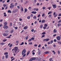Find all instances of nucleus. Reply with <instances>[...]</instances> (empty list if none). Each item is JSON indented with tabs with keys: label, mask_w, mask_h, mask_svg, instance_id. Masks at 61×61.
Masks as SVG:
<instances>
[{
	"label": "nucleus",
	"mask_w": 61,
	"mask_h": 61,
	"mask_svg": "<svg viewBox=\"0 0 61 61\" xmlns=\"http://www.w3.org/2000/svg\"><path fill=\"white\" fill-rule=\"evenodd\" d=\"M12 51L13 52V53H14V55L15 56V55L17 54V53L19 52V50L18 49V47H14V49H12Z\"/></svg>",
	"instance_id": "f257e3e1"
},
{
	"label": "nucleus",
	"mask_w": 61,
	"mask_h": 61,
	"mask_svg": "<svg viewBox=\"0 0 61 61\" xmlns=\"http://www.w3.org/2000/svg\"><path fill=\"white\" fill-rule=\"evenodd\" d=\"M25 49H24L22 52V55H23L25 54Z\"/></svg>",
	"instance_id": "f03ea898"
},
{
	"label": "nucleus",
	"mask_w": 61,
	"mask_h": 61,
	"mask_svg": "<svg viewBox=\"0 0 61 61\" xmlns=\"http://www.w3.org/2000/svg\"><path fill=\"white\" fill-rule=\"evenodd\" d=\"M50 40V39H43V41H46V42H47L49 40Z\"/></svg>",
	"instance_id": "7ed1b4c3"
},
{
	"label": "nucleus",
	"mask_w": 61,
	"mask_h": 61,
	"mask_svg": "<svg viewBox=\"0 0 61 61\" xmlns=\"http://www.w3.org/2000/svg\"><path fill=\"white\" fill-rule=\"evenodd\" d=\"M13 4H10V8H13L14 6V5H12Z\"/></svg>",
	"instance_id": "20e7f679"
},
{
	"label": "nucleus",
	"mask_w": 61,
	"mask_h": 61,
	"mask_svg": "<svg viewBox=\"0 0 61 61\" xmlns=\"http://www.w3.org/2000/svg\"><path fill=\"white\" fill-rule=\"evenodd\" d=\"M52 6L53 8H56V5L53 4Z\"/></svg>",
	"instance_id": "39448f33"
},
{
	"label": "nucleus",
	"mask_w": 61,
	"mask_h": 61,
	"mask_svg": "<svg viewBox=\"0 0 61 61\" xmlns=\"http://www.w3.org/2000/svg\"><path fill=\"white\" fill-rule=\"evenodd\" d=\"M36 60H38L39 61H41V58H36Z\"/></svg>",
	"instance_id": "423d86ee"
},
{
	"label": "nucleus",
	"mask_w": 61,
	"mask_h": 61,
	"mask_svg": "<svg viewBox=\"0 0 61 61\" xmlns=\"http://www.w3.org/2000/svg\"><path fill=\"white\" fill-rule=\"evenodd\" d=\"M60 38V36H58L56 38L59 41L61 39Z\"/></svg>",
	"instance_id": "0eeeda50"
},
{
	"label": "nucleus",
	"mask_w": 61,
	"mask_h": 61,
	"mask_svg": "<svg viewBox=\"0 0 61 61\" xmlns=\"http://www.w3.org/2000/svg\"><path fill=\"white\" fill-rule=\"evenodd\" d=\"M4 29H5V28H6V29H7L8 28V26L6 25H5L4 26Z\"/></svg>",
	"instance_id": "6e6552de"
},
{
	"label": "nucleus",
	"mask_w": 61,
	"mask_h": 61,
	"mask_svg": "<svg viewBox=\"0 0 61 61\" xmlns=\"http://www.w3.org/2000/svg\"><path fill=\"white\" fill-rule=\"evenodd\" d=\"M3 35L4 36H6L8 35V34H7L3 33Z\"/></svg>",
	"instance_id": "1a4fd4ad"
},
{
	"label": "nucleus",
	"mask_w": 61,
	"mask_h": 61,
	"mask_svg": "<svg viewBox=\"0 0 61 61\" xmlns=\"http://www.w3.org/2000/svg\"><path fill=\"white\" fill-rule=\"evenodd\" d=\"M32 14H36V11H32Z\"/></svg>",
	"instance_id": "9d476101"
},
{
	"label": "nucleus",
	"mask_w": 61,
	"mask_h": 61,
	"mask_svg": "<svg viewBox=\"0 0 61 61\" xmlns=\"http://www.w3.org/2000/svg\"><path fill=\"white\" fill-rule=\"evenodd\" d=\"M33 18L34 19H36V16L34 15L33 17Z\"/></svg>",
	"instance_id": "9b49d317"
},
{
	"label": "nucleus",
	"mask_w": 61,
	"mask_h": 61,
	"mask_svg": "<svg viewBox=\"0 0 61 61\" xmlns=\"http://www.w3.org/2000/svg\"><path fill=\"white\" fill-rule=\"evenodd\" d=\"M27 27H28L27 26H25L24 27V29H26L27 28Z\"/></svg>",
	"instance_id": "f8f14e48"
},
{
	"label": "nucleus",
	"mask_w": 61,
	"mask_h": 61,
	"mask_svg": "<svg viewBox=\"0 0 61 61\" xmlns=\"http://www.w3.org/2000/svg\"><path fill=\"white\" fill-rule=\"evenodd\" d=\"M57 31V30L56 29H54L53 31V32H54V33H56V32Z\"/></svg>",
	"instance_id": "ddd939ff"
},
{
	"label": "nucleus",
	"mask_w": 61,
	"mask_h": 61,
	"mask_svg": "<svg viewBox=\"0 0 61 61\" xmlns=\"http://www.w3.org/2000/svg\"><path fill=\"white\" fill-rule=\"evenodd\" d=\"M30 53V51H28L27 53V56H28Z\"/></svg>",
	"instance_id": "4468645a"
},
{
	"label": "nucleus",
	"mask_w": 61,
	"mask_h": 61,
	"mask_svg": "<svg viewBox=\"0 0 61 61\" xmlns=\"http://www.w3.org/2000/svg\"><path fill=\"white\" fill-rule=\"evenodd\" d=\"M0 44L1 45H5V43H4L3 42H2L0 43Z\"/></svg>",
	"instance_id": "2eb2a0df"
},
{
	"label": "nucleus",
	"mask_w": 61,
	"mask_h": 61,
	"mask_svg": "<svg viewBox=\"0 0 61 61\" xmlns=\"http://www.w3.org/2000/svg\"><path fill=\"white\" fill-rule=\"evenodd\" d=\"M20 10L21 11H23L24 10H23V7H21V8Z\"/></svg>",
	"instance_id": "dca6fc26"
},
{
	"label": "nucleus",
	"mask_w": 61,
	"mask_h": 61,
	"mask_svg": "<svg viewBox=\"0 0 61 61\" xmlns=\"http://www.w3.org/2000/svg\"><path fill=\"white\" fill-rule=\"evenodd\" d=\"M8 12L9 13H12V12H11V10H8Z\"/></svg>",
	"instance_id": "f3484780"
},
{
	"label": "nucleus",
	"mask_w": 61,
	"mask_h": 61,
	"mask_svg": "<svg viewBox=\"0 0 61 61\" xmlns=\"http://www.w3.org/2000/svg\"><path fill=\"white\" fill-rule=\"evenodd\" d=\"M52 16V15L50 14L49 15L48 17L49 18H50Z\"/></svg>",
	"instance_id": "a211bd4d"
},
{
	"label": "nucleus",
	"mask_w": 61,
	"mask_h": 61,
	"mask_svg": "<svg viewBox=\"0 0 61 61\" xmlns=\"http://www.w3.org/2000/svg\"><path fill=\"white\" fill-rule=\"evenodd\" d=\"M51 13H52V11H50L48 12V15H49V14H51Z\"/></svg>",
	"instance_id": "6ab92c4d"
},
{
	"label": "nucleus",
	"mask_w": 61,
	"mask_h": 61,
	"mask_svg": "<svg viewBox=\"0 0 61 61\" xmlns=\"http://www.w3.org/2000/svg\"><path fill=\"white\" fill-rule=\"evenodd\" d=\"M7 24V22H5L4 23V25H6Z\"/></svg>",
	"instance_id": "aec40b11"
},
{
	"label": "nucleus",
	"mask_w": 61,
	"mask_h": 61,
	"mask_svg": "<svg viewBox=\"0 0 61 61\" xmlns=\"http://www.w3.org/2000/svg\"><path fill=\"white\" fill-rule=\"evenodd\" d=\"M41 22L42 23H45V20H42Z\"/></svg>",
	"instance_id": "412c9836"
},
{
	"label": "nucleus",
	"mask_w": 61,
	"mask_h": 61,
	"mask_svg": "<svg viewBox=\"0 0 61 61\" xmlns=\"http://www.w3.org/2000/svg\"><path fill=\"white\" fill-rule=\"evenodd\" d=\"M43 25H41L40 26V28H43Z\"/></svg>",
	"instance_id": "4be33fe9"
},
{
	"label": "nucleus",
	"mask_w": 61,
	"mask_h": 61,
	"mask_svg": "<svg viewBox=\"0 0 61 61\" xmlns=\"http://www.w3.org/2000/svg\"><path fill=\"white\" fill-rule=\"evenodd\" d=\"M44 53L45 54H48L49 53V52L48 51H46Z\"/></svg>",
	"instance_id": "5701e85b"
},
{
	"label": "nucleus",
	"mask_w": 61,
	"mask_h": 61,
	"mask_svg": "<svg viewBox=\"0 0 61 61\" xmlns=\"http://www.w3.org/2000/svg\"><path fill=\"white\" fill-rule=\"evenodd\" d=\"M41 53V52H40V51H38V54L39 55H40V54Z\"/></svg>",
	"instance_id": "b1692460"
},
{
	"label": "nucleus",
	"mask_w": 61,
	"mask_h": 61,
	"mask_svg": "<svg viewBox=\"0 0 61 61\" xmlns=\"http://www.w3.org/2000/svg\"><path fill=\"white\" fill-rule=\"evenodd\" d=\"M27 9H26V8H25V12H27Z\"/></svg>",
	"instance_id": "393cba45"
},
{
	"label": "nucleus",
	"mask_w": 61,
	"mask_h": 61,
	"mask_svg": "<svg viewBox=\"0 0 61 61\" xmlns=\"http://www.w3.org/2000/svg\"><path fill=\"white\" fill-rule=\"evenodd\" d=\"M14 28L15 29H17L18 28V27H14Z\"/></svg>",
	"instance_id": "a878e982"
},
{
	"label": "nucleus",
	"mask_w": 61,
	"mask_h": 61,
	"mask_svg": "<svg viewBox=\"0 0 61 61\" xmlns=\"http://www.w3.org/2000/svg\"><path fill=\"white\" fill-rule=\"evenodd\" d=\"M36 59V58L35 57H33L32 58V59L33 60H35V59Z\"/></svg>",
	"instance_id": "bb28decb"
},
{
	"label": "nucleus",
	"mask_w": 61,
	"mask_h": 61,
	"mask_svg": "<svg viewBox=\"0 0 61 61\" xmlns=\"http://www.w3.org/2000/svg\"><path fill=\"white\" fill-rule=\"evenodd\" d=\"M32 42H31L29 43V45H32Z\"/></svg>",
	"instance_id": "cd10ccee"
},
{
	"label": "nucleus",
	"mask_w": 61,
	"mask_h": 61,
	"mask_svg": "<svg viewBox=\"0 0 61 61\" xmlns=\"http://www.w3.org/2000/svg\"><path fill=\"white\" fill-rule=\"evenodd\" d=\"M5 57L6 58H8V55H5Z\"/></svg>",
	"instance_id": "c85d7f7f"
},
{
	"label": "nucleus",
	"mask_w": 61,
	"mask_h": 61,
	"mask_svg": "<svg viewBox=\"0 0 61 61\" xmlns=\"http://www.w3.org/2000/svg\"><path fill=\"white\" fill-rule=\"evenodd\" d=\"M34 39L35 38L33 37L31 38V40H34Z\"/></svg>",
	"instance_id": "c756f323"
},
{
	"label": "nucleus",
	"mask_w": 61,
	"mask_h": 61,
	"mask_svg": "<svg viewBox=\"0 0 61 61\" xmlns=\"http://www.w3.org/2000/svg\"><path fill=\"white\" fill-rule=\"evenodd\" d=\"M12 23H10V26H12Z\"/></svg>",
	"instance_id": "7c9ffc66"
},
{
	"label": "nucleus",
	"mask_w": 61,
	"mask_h": 61,
	"mask_svg": "<svg viewBox=\"0 0 61 61\" xmlns=\"http://www.w3.org/2000/svg\"><path fill=\"white\" fill-rule=\"evenodd\" d=\"M26 40L28 38V36H26L25 37Z\"/></svg>",
	"instance_id": "2f4dec72"
},
{
	"label": "nucleus",
	"mask_w": 61,
	"mask_h": 61,
	"mask_svg": "<svg viewBox=\"0 0 61 61\" xmlns=\"http://www.w3.org/2000/svg\"><path fill=\"white\" fill-rule=\"evenodd\" d=\"M24 44V42H22L21 44H20V45H21V46H22V45H23V44Z\"/></svg>",
	"instance_id": "473e14b6"
},
{
	"label": "nucleus",
	"mask_w": 61,
	"mask_h": 61,
	"mask_svg": "<svg viewBox=\"0 0 61 61\" xmlns=\"http://www.w3.org/2000/svg\"><path fill=\"white\" fill-rule=\"evenodd\" d=\"M19 19L20 21H22V19L21 18H19Z\"/></svg>",
	"instance_id": "72a5a7b5"
},
{
	"label": "nucleus",
	"mask_w": 61,
	"mask_h": 61,
	"mask_svg": "<svg viewBox=\"0 0 61 61\" xmlns=\"http://www.w3.org/2000/svg\"><path fill=\"white\" fill-rule=\"evenodd\" d=\"M53 41L51 40V41L50 42V43H51V44H52V43H53Z\"/></svg>",
	"instance_id": "f704fd0d"
},
{
	"label": "nucleus",
	"mask_w": 61,
	"mask_h": 61,
	"mask_svg": "<svg viewBox=\"0 0 61 61\" xmlns=\"http://www.w3.org/2000/svg\"><path fill=\"white\" fill-rule=\"evenodd\" d=\"M53 52L54 54H56V52H55V51H52Z\"/></svg>",
	"instance_id": "c9c22d12"
},
{
	"label": "nucleus",
	"mask_w": 61,
	"mask_h": 61,
	"mask_svg": "<svg viewBox=\"0 0 61 61\" xmlns=\"http://www.w3.org/2000/svg\"><path fill=\"white\" fill-rule=\"evenodd\" d=\"M8 54V52H5V53H4V54L5 55H7Z\"/></svg>",
	"instance_id": "e433bc0d"
},
{
	"label": "nucleus",
	"mask_w": 61,
	"mask_h": 61,
	"mask_svg": "<svg viewBox=\"0 0 61 61\" xmlns=\"http://www.w3.org/2000/svg\"><path fill=\"white\" fill-rule=\"evenodd\" d=\"M45 36V35H42V36L41 37V38H42L43 37H44Z\"/></svg>",
	"instance_id": "4c0bfd02"
},
{
	"label": "nucleus",
	"mask_w": 61,
	"mask_h": 61,
	"mask_svg": "<svg viewBox=\"0 0 61 61\" xmlns=\"http://www.w3.org/2000/svg\"><path fill=\"white\" fill-rule=\"evenodd\" d=\"M46 34V32H44L42 33V35H44V34Z\"/></svg>",
	"instance_id": "58836bf2"
},
{
	"label": "nucleus",
	"mask_w": 61,
	"mask_h": 61,
	"mask_svg": "<svg viewBox=\"0 0 61 61\" xmlns=\"http://www.w3.org/2000/svg\"><path fill=\"white\" fill-rule=\"evenodd\" d=\"M57 15L56 14L54 15V17H56Z\"/></svg>",
	"instance_id": "ea45409f"
},
{
	"label": "nucleus",
	"mask_w": 61,
	"mask_h": 61,
	"mask_svg": "<svg viewBox=\"0 0 61 61\" xmlns=\"http://www.w3.org/2000/svg\"><path fill=\"white\" fill-rule=\"evenodd\" d=\"M27 19H30V16H28L27 17Z\"/></svg>",
	"instance_id": "a19ab883"
},
{
	"label": "nucleus",
	"mask_w": 61,
	"mask_h": 61,
	"mask_svg": "<svg viewBox=\"0 0 61 61\" xmlns=\"http://www.w3.org/2000/svg\"><path fill=\"white\" fill-rule=\"evenodd\" d=\"M7 40L6 39H5L3 40V42H5V41H7Z\"/></svg>",
	"instance_id": "79ce46f5"
},
{
	"label": "nucleus",
	"mask_w": 61,
	"mask_h": 61,
	"mask_svg": "<svg viewBox=\"0 0 61 61\" xmlns=\"http://www.w3.org/2000/svg\"><path fill=\"white\" fill-rule=\"evenodd\" d=\"M3 6L4 7H5V6H6V5L5 4H4Z\"/></svg>",
	"instance_id": "37998d69"
},
{
	"label": "nucleus",
	"mask_w": 61,
	"mask_h": 61,
	"mask_svg": "<svg viewBox=\"0 0 61 61\" xmlns=\"http://www.w3.org/2000/svg\"><path fill=\"white\" fill-rule=\"evenodd\" d=\"M12 46H13V45L11 44L9 46L10 47H11Z\"/></svg>",
	"instance_id": "c03bdc74"
},
{
	"label": "nucleus",
	"mask_w": 61,
	"mask_h": 61,
	"mask_svg": "<svg viewBox=\"0 0 61 61\" xmlns=\"http://www.w3.org/2000/svg\"><path fill=\"white\" fill-rule=\"evenodd\" d=\"M61 25V24H58V26H60V25Z\"/></svg>",
	"instance_id": "a18cd8bd"
},
{
	"label": "nucleus",
	"mask_w": 61,
	"mask_h": 61,
	"mask_svg": "<svg viewBox=\"0 0 61 61\" xmlns=\"http://www.w3.org/2000/svg\"><path fill=\"white\" fill-rule=\"evenodd\" d=\"M34 46H37V45L36 44H35L34 45Z\"/></svg>",
	"instance_id": "49530a36"
},
{
	"label": "nucleus",
	"mask_w": 61,
	"mask_h": 61,
	"mask_svg": "<svg viewBox=\"0 0 61 61\" xmlns=\"http://www.w3.org/2000/svg\"><path fill=\"white\" fill-rule=\"evenodd\" d=\"M45 15V14L44 13L42 15V17H43V16H44Z\"/></svg>",
	"instance_id": "de8ad7c7"
},
{
	"label": "nucleus",
	"mask_w": 61,
	"mask_h": 61,
	"mask_svg": "<svg viewBox=\"0 0 61 61\" xmlns=\"http://www.w3.org/2000/svg\"><path fill=\"white\" fill-rule=\"evenodd\" d=\"M58 54H60V51H58Z\"/></svg>",
	"instance_id": "09e8293b"
},
{
	"label": "nucleus",
	"mask_w": 61,
	"mask_h": 61,
	"mask_svg": "<svg viewBox=\"0 0 61 61\" xmlns=\"http://www.w3.org/2000/svg\"><path fill=\"white\" fill-rule=\"evenodd\" d=\"M34 30L33 29L31 30V32H34Z\"/></svg>",
	"instance_id": "8fccbe9b"
},
{
	"label": "nucleus",
	"mask_w": 61,
	"mask_h": 61,
	"mask_svg": "<svg viewBox=\"0 0 61 61\" xmlns=\"http://www.w3.org/2000/svg\"><path fill=\"white\" fill-rule=\"evenodd\" d=\"M32 54L33 55H35V53L34 52H32Z\"/></svg>",
	"instance_id": "3c124183"
},
{
	"label": "nucleus",
	"mask_w": 61,
	"mask_h": 61,
	"mask_svg": "<svg viewBox=\"0 0 61 61\" xmlns=\"http://www.w3.org/2000/svg\"><path fill=\"white\" fill-rule=\"evenodd\" d=\"M14 32V30H12L11 32L10 33H12L13 32Z\"/></svg>",
	"instance_id": "603ef678"
},
{
	"label": "nucleus",
	"mask_w": 61,
	"mask_h": 61,
	"mask_svg": "<svg viewBox=\"0 0 61 61\" xmlns=\"http://www.w3.org/2000/svg\"><path fill=\"white\" fill-rule=\"evenodd\" d=\"M32 60H33V59H32V58H31L30 59L29 61H32Z\"/></svg>",
	"instance_id": "864d4df0"
},
{
	"label": "nucleus",
	"mask_w": 61,
	"mask_h": 61,
	"mask_svg": "<svg viewBox=\"0 0 61 61\" xmlns=\"http://www.w3.org/2000/svg\"><path fill=\"white\" fill-rule=\"evenodd\" d=\"M35 51H36V50H34L32 51V52H35Z\"/></svg>",
	"instance_id": "5fc2aeb1"
},
{
	"label": "nucleus",
	"mask_w": 61,
	"mask_h": 61,
	"mask_svg": "<svg viewBox=\"0 0 61 61\" xmlns=\"http://www.w3.org/2000/svg\"><path fill=\"white\" fill-rule=\"evenodd\" d=\"M32 41V40L31 39H30L28 40V41H29V42H30V41Z\"/></svg>",
	"instance_id": "6e6d98bb"
},
{
	"label": "nucleus",
	"mask_w": 61,
	"mask_h": 61,
	"mask_svg": "<svg viewBox=\"0 0 61 61\" xmlns=\"http://www.w3.org/2000/svg\"><path fill=\"white\" fill-rule=\"evenodd\" d=\"M30 16L31 17H33V14H31L30 15Z\"/></svg>",
	"instance_id": "4d7b16f0"
},
{
	"label": "nucleus",
	"mask_w": 61,
	"mask_h": 61,
	"mask_svg": "<svg viewBox=\"0 0 61 61\" xmlns=\"http://www.w3.org/2000/svg\"><path fill=\"white\" fill-rule=\"evenodd\" d=\"M10 2V0H8L7 1V3H9Z\"/></svg>",
	"instance_id": "13d9d810"
},
{
	"label": "nucleus",
	"mask_w": 61,
	"mask_h": 61,
	"mask_svg": "<svg viewBox=\"0 0 61 61\" xmlns=\"http://www.w3.org/2000/svg\"><path fill=\"white\" fill-rule=\"evenodd\" d=\"M26 54H25L24 55L22 56L23 57H24L25 56Z\"/></svg>",
	"instance_id": "bf43d9fd"
},
{
	"label": "nucleus",
	"mask_w": 61,
	"mask_h": 61,
	"mask_svg": "<svg viewBox=\"0 0 61 61\" xmlns=\"http://www.w3.org/2000/svg\"><path fill=\"white\" fill-rule=\"evenodd\" d=\"M54 41L55 42H56V39H54Z\"/></svg>",
	"instance_id": "052dcab7"
},
{
	"label": "nucleus",
	"mask_w": 61,
	"mask_h": 61,
	"mask_svg": "<svg viewBox=\"0 0 61 61\" xmlns=\"http://www.w3.org/2000/svg\"><path fill=\"white\" fill-rule=\"evenodd\" d=\"M51 7H50L48 8V9H49V10H50L51 9H51Z\"/></svg>",
	"instance_id": "680f3d73"
},
{
	"label": "nucleus",
	"mask_w": 61,
	"mask_h": 61,
	"mask_svg": "<svg viewBox=\"0 0 61 61\" xmlns=\"http://www.w3.org/2000/svg\"><path fill=\"white\" fill-rule=\"evenodd\" d=\"M53 46L54 47H56V45L55 44H54L53 45Z\"/></svg>",
	"instance_id": "e2e57ef3"
},
{
	"label": "nucleus",
	"mask_w": 61,
	"mask_h": 61,
	"mask_svg": "<svg viewBox=\"0 0 61 61\" xmlns=\"http://www.w3.org/2000/svg\"><path fill=\"white\" fill-rule=\"evenodd\" d=\"M6 38H10V36H8Z\"/></svg>",
	"instance_id": "0e129e2a"
},
{
	"label": "nucleus",
	"mask_w": 61,
	"mask_h": 61,
	"mask_svg": "<svg viewBox=\"0 0 61 61\" xmlns=\"http://www.w3.org/2000/svg\"><path fill=\"white\" fill-rule=\"evenodd\" d=\"M40 16V14H39L37 16L38 17H39V16Z\"/></svg>",
	"instance_id": "69168bd1"
},
{
	"label": "nucleus",
	"mask_w": 61,
	"mask_h": 61,
	"mask_svg": "<svg viewBox=\"0 0 61 61\" xmlns=\"http://www.w3.org/2000/svg\"><path fill=\"white\" fill-rule=\"evenodd\" d=\"M46 26H44L43 27V29H46Z\"/></svg>",
	"instance_id": "338daca9"
},
{
	"label": "nucleus",
	"mask_w": 61,
	"mask_h": 61,
	"mask_svg": "<svg viewBox=\"0 0 61 61\" xmlns=\"http://www.w3.org/2000/svg\"><path fill=\"white\" fill-rule=\"evenodd\" d=\"M52 60V58H50L49 59V60L50 61H51V60Z\"/></svg>",
	"instance_id": "774afa93"
}]
</instances>
